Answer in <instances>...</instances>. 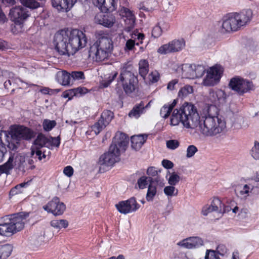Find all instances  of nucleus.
<instances>
[{"mask_svg": "<svg viewBox=\"0 0 259 259\" xmlns=\"http://www.w3.org/2000/svg\"><path fill=\"white\" fill-rule=\"evenodd\" d=\"M171 124L177 125L181 123L187 128H194L200 125V116L197 108L191 103L185 102L179 108L174 110L171 118Z\"/></svg>", "mask_w": 259, "mask_h": 259, "instance_id": "nucleus-1", "label": "nucleus"}, {"mask_svg": "<svg viewBox=\"0 0 259 259\" xmlns=\"http://www.w3.org/2000/svg\"><path fill=\"white\" fill-rule=\"evenodd\" d=\"M129 138L124 133L118 131L113 139L109 151L102 155L99 159L101 165L112 166L116 162V158L121 153L124 152L128 146Z\"/></svg>", "mask_w": 259, "mask_h": 259, "instance_id": "nucleus-2", "label": "nucleus"}, {"mask_svg": "<svg viewBox=\"0 0 259 259\" xmlns=\"http://www.w3.org/2000/svg\"><path fill=\"white\" fill-rule=\"evenodd\" d=\"M29 215V212L22 211L3 217L4 222L0 224V235L11 237L23 230Z\"/></svg>", "mask_w": 259, "mask_h": 259, "instance_id": "nucleus-3", "label": "nucleus"}, {"mask_svg": "<svg viewBox=\"0 0 259 259\" xmlns=\"http://www.w3.org/2000/svg\"><path fill=\"white\" fill-rule=\"evenodd\" d=\"M98 39L91 46L90 56H95L96 61H102L107 59L113 49V44L109 34L100 30L97 33Z\"/></svg>", "mask_w": 259, "mask_h": 259, "instance_id": "nucleus-4", "label": "nucleus"}, {"mask_svg": "<svg viewBox=\"0 0 259 259\" xmlns=\"http://www.w3.org/2000/svg\"><path fill=\"white\" fill-rule=\"evenodd\" d=\"M252 15V11L250 9L243 10L240 13L230 14L224 20L222 28L226 32L237 31L251 21Z\"/></svg>", "mask_w": 259, "mask_h": 259, "instance_id": "nucleus-5", "label": "nucleus"}, {"mask_svg": "<svg viewBox=\"0 0 259 259\" xmlns=\"http://www.w3.org/2000/svg\"><path fill=\"white\" fill-rule=\"evenodd\" d=\"M28 8L26 7L16 6L10 9V20L14 22L11 25V30L13 34H17L24 30V24L30 16Z\"/></svg>", "mask_w": 259, "mask_h": 259, "instance_id": "nucleus-6", "label": "nucleus"}, {"mask_svg": "<svg viewBox=\"0 0 259 259\" xmlns=\"http://www.w3.org/2000/svg\"><path fill=\"white\" fill-rule=\"evenodd\" d=\"M119 78L122 82L123 90L126 94H130L136 90L138 80L135 74L132 65L127 63L123 64Z\"/></svg>", "mask_w": 259, "mask_h": 259, "instance_id": "nucleus-7", "label": "nucleus"}, {"mask_svg": "<svg viewBox=\"0 0 259 259\" xmlns=\"http://www.w3.org/2000/svg\"><path fill=\"white\" fill-rule=\"evenodd\" d=\"M67 32L70 46L69 54L73 55L79 49L85 47L87 42V38L85 34L78 29H67Z\"/></svg>", "mask_w": 259, "mask_h": 259, "instance_id": "nucleus-8", "label": "nucleus"}, {"mask_svg": "<svg viewBox=\"0 0 259 259\" xmlns=\"http://www.w3.org/2000/svg\"><path fill=\"white\" fill-rule=\"evenodd\" d=\"M68 37L67 29L59 30L55 34L54 44L56 50L61 55L70 56Z\"/></svg>", "mask_w": 259, "mask_h": 259, "instance_id": "nucleus-9", "label": "nucleus"}, {"mask_svg": "<svg viewBox=\"0 0 259 259\" xmlns=\"http://www.w3.org/2000/svg\"><path fill=\"white\" fill-rule=\"evenodd\" d=\"M229 85L232 90L236 92L240 95L254 90V85L252 81L239 76H235L231 78Z\"/></svg>", "mask_w": 259, "mask_h": 259, "instance_id": "nucleus-10", "label": "nucleus"}, {"mask_svg": "<svg viewBox=\"0 0 259 259\" xmlns=\"http://www.w3.org/2000/svg\"><path fill=\"white\" fill-rule=\"evenodd\" d=\"M208 115L203 121V127L206 130H222L223 126H220L219 119L217 117L218 108L215 106L210 105L207 110Z\"/></svg>", "mask_w": 259, "mask_h": 259, "instance_id": "nucleus-11", "label": "nucleus"}, {"mask_svg": "<svg viewBox=\"0 0 259 259\" xmlns=\"http://www.w3.org/2000/svg\"><path fill=\"white\" fill-rule=\"evenodd\" d=\"M140 205L137 202L136 198L131 197L130 199L119 201L115 204L117 210L121 213L127 214L137 211Z\"/></svg>", "mask_w": 259, "mask_h": 259, "instance_id": "nucleus-12", "label": "nucleus"}, {"mask_svg": "<svg viewBox=\"0 0 259 259\" xmlns=\"http://www.w3.org/2000/svg\"><path fill=\"white\" fill-rule=\"evenodd\" d=\"M185 46L184 39H174L167 44L160 47L157 52L160 54H166L181 51Z\"/></svg>", "mask_w": 259, "mask_h": 259, "instance_id": "nucleus-13", "label": "nucleus"}, {"mask_svg": "<svg viewBox=\"0 0 259 259\" xmlns=\"http://www.w3.org/2000/svg\"><path fill=\"white\" fill-rule=\"evenodd\" d=\"M223 70L220 66L211 67L207 72L206 76L203 80V84L206 86H213L217 84L222 76Z\"/></svg>", "mask_w": 259, "mask_h": 259, "instance_id": "nucleus-14", "label": "nucleus"}, {"mask_svg": "<svg viewBox=\"0 0 259 259\" xmlns=\"http://www.w3.org/2000/svg\"><path fill=\"white\" fill-rule=\"evenodd\" d=\"M43 208L48 212H51L56 216L64 213L66 206L63 202H60L59 198L56 197L44 205Z\"/></svg>", "mask_w": 259, "mask_h": 259, "instance_id": "nucleus-15", "label": "nucleus"}, {"mask_svg": "<svg viewBox=\"0 0 259 259\" xmlns=\"http://www.w3.org/2000/svg\"><path fill=\"white\" fill-rule=\"evenodd\" d=\"M177 244L185 248L192 249L200 247L203 245V240L199 237H190L179 242Z\"/></svg>", "mask_w": 259, "mask_h": 259, "instance_id": "nucleus-16", "label": "nucleus"}, {"mask_svg": "<svg viewBox=\"0 0 259 259\" xmlns=\"http://www.w3.org/2000/svg\"><path fill=\"white\" fill-rule=\"evenodd\" d=\"M114 117L113 113L110 110L104 111L100 119L93 125L94 128L103 130L111 122Z\"/></svg>", "mask_w": 259, "mask_h": 259, "instance_id": "nucleus-17", "label": "nucleus"}, {"mask_svg": "<svg viewBox=\"0 0 259 259\" xmlns=\"http://www.w3.org/2000/svg\"><path fill=\"white\" fill-rule=\"evenodd\" d=\"M93 4L102 11L113 12L117 9L118 2L121 0H92Z\"/></svg>", "mask_w": 259, "mask_h": 259, "instance_id": "nucleus-18", "label": "nucleus"}, {"mask_svg": "<svg viewBox=\"0 0 259 259\" xmlns=\"http://www.w3.org/2000/svg\"><path fill=\"white\" fill-rule=\"evenodd\" d=\"M95 19L99 24L107 28L112 27L115 22L114 16L110 13L99 14L96 16Z\"/></svg>", "mask_w": 259, "mask_h": 259, "instance_id": "nucleus-19", "label": "nucleus"}, {"mask_svg": "<svg viewBox=\"0 0 259 259\" xmlns=\"http://www.w3.org/2000/svg\"><path fill=\"white\" fill-rule=\"evenodd\" d=\"M77 0H52V6L59 11H68Z\"/></svg>", "mask_w": 259, "mask_h": 259, "instance_id": "nucleus-20", "label": "nucleus"}, {"mask_svg": "<svg viewBox=\"0 0 259 259\" xmlns=\"http://www.w3.org/2000/svg\"><path fill=\"white\" fill-rule=\"evenodd\" d=\"M226 97L225 92L222 90L217 89L209 92V100L214 104L218 105L225 102Z\"/></svg>", "mask_w": 259, "mask_h": 259, "instance_id": "nucleus-21", "label": "nucleus"}, {"mask_svg": "<svg viewBox=\"0 0 259 259\" xmlns=\"http://www.w3.org/2000/svg\"><path fill=\"white\" fill-rule=\"evenodd\" d=\"M12 136H15L17 140H29L35 137L36 133L34 131H8Z\"/></svg>", "mask_w": 259, "mask_h": 259, "instance_id": "nucleus-22", "label": "nucleus"}, {"mask_svg": "<svg viewBox=\"0 0 259 259\" xmlns=\"http://www.w3.org/2000/svg\"><path fill=\"white\" fill-rule=\"evenodd\" d=\"M56 81L63 86L69 85L71 81V75L65 70L58 71L55 75Z\"/></svg>", "mask_w": 259, "mask_h": 259, "instance_id": "nucleus-23", "label": "nucleus"}, {"mask_svg": "<svg viewBox=\"0 0 259 259\" xmlns=\"http://www.w3.org/2000/svg\"><path fill=\"white\" fill-rule=\"evenodd\" d=\"M13 156L14 168L23 172H25V157L21 154H11Z\"/></svg>", "mask_w": 259, "mask_h": 259, "instance_id": "nucleus-24", "label": "nucleus"}, {"mask_svg": "<svg viewBox=\"0 0 259 259\" xmlns=\"http://www.w3.org/2000/svg\"><path fill=\"white\" fill-rule=\"evenodd\" d=\"M147 136L145 135H139L133 136L131 137V147L136 151L141 149L142 145L146 142Z\"/></svg>", "mask_w": 259, "mask_h": 259, "instance_id": "nucleus-25", "label": "nucleus"}, {"mask_svg": "<svg viewBox=\"0 0 259 259\" xmlns=\"http://www.w3.org/2000/svg\"><path fill=\"white\" fill-rule=\"evenodd\" d=\"M144 103L141 101L140 103L134 106L132 110L129 112L128 116L131 118H138L141 114L144 113Z\"/></svg>", "mask_w": 259, "mask_h": 259, "instance_id": "nucleus-26", "label": "nucleus"}, {"mask_svg": "<svg viewBox=\"0 0 259 259\" xmlns=\"http://www.w3.org/2000/svg\"><path fill=\"white\" fill-rule=\"evenodd\" d=\"M50 139L41 133L39 134L33 142L35 149H41L42 147H48Z\"/></svg>", "mask_w": 259, "mask_h": 259, "instance_id": "nucleus-27", "label": "nucleus"}, {"mask_svg": "<svg viewBox=\"0 0 259 259\" xmlns=\"http://www.w3.org/2000/svg\"><path fill=\"white\" fill-rule=\"evenodd\" d=\"M13 246L9 243H2L0 242V259H7L13 251Z\"/></svg>", "mask_w": 259, "mask_h": 259, "instance_id": "nucleus-28", "label": "nucleus"}, {"mask_svg": "<svg viewBox=\"0 0 259 259\" xmlns=\"http://www.w3.org/2000/svg\"><path fill=\"white\" fill-rule=\"evenodd\" d=\"M88 92V90L85 88L79 87L67 91L63 93V97L65 98H68L71 99L70 97L73 96H78L85 94Z\"/></svg>", "mask_w": 259, "mask_h": 259, "instance_id": "nucleus-29", "label": "nucleus"}, {"mask_svg": "<svg viewBox=\"0 0 259 259\" xmlns=\"http://www.w3.org/2000/svg\"><path fill=\"white\" fill-rule=\"evenodd\" d=\"M182 76L187 78L194 79L193 64H185L182 66Z\"/></svg>", "mask_w": 259, "mask_h": 259, "instance_id": "nucleus-30", "label": "nucleus"}, {"mask_svg": "<svg viewBox=\"0 0 259 259\" xmlns=\"http://www.w3.org/2000/svg\"><path fill=\"white\" fill-rule=\"evenodd\" d=\"M176 104L177 100H174L171 103L164 105L160 110L161 116L165 119L167 118Z\"/></svg>", "mask_w": 259, "mask_h": 259, "instance_id": "nucleus-31", "label": "nucleus"}, {"mask_svg": "<svg viewBox=\"0 0 259 259\" xmlns=\"http://www.w3.org/2000/svg\"><path fill=\"white\" fill-rule=\"evenodd\" d=\"M13 156L10 155L7 161L0 165V174H10V171L14 168Z\"/></svg>", "mask_w": 259, "mask_h": 259, "instance_id": "nucleus-32", "label": "nucleus"}, {"mask_svg": "<svg viewBox=\"0 0 259 259\" xmlns=\"http://www.w3.org/2000/svg\"><path fill=\"white\" fill-rule=\"evenodd\" d=\"M149 72V63L147 60H141L139 62V73L140 75L144 79Z\"/></svg>", "mask_w": 259, "mask_h": 259, "instance_id": "nucleus-33", "label": "nucleus"}, {"mask_svg": "<svg viewBox=\"0 0 259 259\" xmlns=\"http://www.w3.org/2000/svg\"><path fill=\"white\" fill-rule=\"evenodd\" d=\"M120 15L122 17H126L131 24L134 23L135 19V16L133 12L128 9L124 7H121L120 10Z\"/></svg>", "mask_w": 259, "mask_h": 259, "instance_id": "nucleus-34", "label": "nucleus"}, {"mask_svg": "<svg viewBox=\"0 0 259 259\" xmlns=\"http://www.w3.org/2000/svg\"><path fill=\"white\" fill-rule=\"evenodd\" d=\"M50 225L55 229H61L67 228L69 223L66 220H54L51 221Z\"/></svg>", "mask_w": 259, "mask_h": 259, "instance_id": "nucleus-35", "label": "nucleus"}, {"mask_svg": "<svg viewBox=\"0 0 259 259\" xmlns=\"http://www.w3.org/2000/svg\"><path fill=\"white\" fill-rule=\"evenodd\" d=\"M28 185V182H23L17 185L10 190L9 192V195L10 196H13L17 194L22 193L23 191V188L27 187Z\"/></svg>", "mask_w": 259, "mask_h": 259, "instance_id": "nucleus-36", "label": "nucleus"}, {"mask_svg": "<svg viewBox=\"0 0 259 259\" xmlns=\"http://www.w3.org/2000/svg\"><path fill=\"white\" fill-rule=\"evenodd\" d=\"M193 89L192 86L190 85H186L181 88L178 92V97L183 99L186 98L189 95L192 94Z\"/></svg>", "mask_w": 259, "mask_h": 259, "instance_id": "nucleus-37", "label": "nucleus"}, {"mask_svg": "<svg viewBox=\"0 0 259 259\" xmlns=\"http://www.w3.org/2000/svg\"><path fill=\"white\" fill-rule=\"evenodd\" d=\"M153 179L151 177L142 176L137 181V185L140 189L146 188L149 182L152 183Z\"/></svg>", "mask_w": 259, "mask_h": 259, "instance_id": "nucleus-38", "label": "nucleus"}, {"mask_svg": "<svg viewBox=\"0 0 259 259\" xmlns=\"http://www.w3.org/2000/svg\"><path fill=\"white\" fill-rule=\"evenodd\" d=\"M156 187L153 186L152 183H150L148 185V191L146 194V198L148 201H152L154 197L156 194Z\"/></svg>", "mask_w": 259, "mask_h": 259, "instance_id": "nucleus-39", "label": "nucleus"}, {"mask_svg": "<svg viewBox=\"0 0 259 259\" xmlns=\"http://www.w3.org/2000/svg\"><path fill=\"white\" fill-rule=\"evenodd\" d=\"M205 70V67L202 65L193 64L194 73L195 74L194 78L202 77L204 74Z\"/></svg>", "mask_w": 259, "mask_h": 259, "instance_id": "nucleus-40", "label": "nucleus"}, {"mask_svg": "<svg viewBox=\"0 0 259 259\" xmlns=\"http://www.w3.org/2000/svg\"><path fill=\"white\" fill-rule=\"evenodd\" d=\"M20 3L25 7L34 9L39 7V3L36 0H20Z\"/></svg>", "mask_w": 259, "mask_h": 259, "instance_id": "nucleus-41", "label": "nucleus"}, {"mask_svg": "<svg viewBox=\"0 0 259 259\" xmlns=\"http://www.w3.org/2000/svg\"><path fill=\"white\" fill-rule=\"evenodd\" d=\"M252 157L256 160H259V142H254L253 147L252 148L250 152Z\"/></svg>", "mask_w": 259, "mask_h": 259, "instance_id": "nucleus-42", "label": "nucleus"}, {"mask_svg": "<svg viewBox=\"0 0 259 259\" xmlns=\"http://www.w3.org/2000/svg\"><path fill=\"white\" fill-rule=\"evenodd\" d=\"M55 120H51L50 119H44L42 122L44 130H52L56 125Z\"/></svg>", "mask_w": 259, "mask_h": 259, "instance_id": "nucleus-43", "label": "nucleus"}, {"mask_svg": "<svg viewBox=\"0 0 259 259\" xmlns=\"http://www.w3.org/2000/svg\"><path fill=\"white\" fill-rule=\"evenodd\" d=\"M180 180V176L176 172H172L168 180V184L171 186H175Z\"/></svg>", "mask_w": 259, "mask_h": 259, "instance_id": "nucleus-44", "label": "nucleus"}, {"mask_svg": "<svg viewBox=\"0 0 259 259\" xmlns=\"http://www.w3.org/2000/svg\"><path fill=\"white\" fill-rule=\"evenodd\" d=\"M159 73L156 70L151 72L148 75L149 81L151 83L157 82L159 80Z\"/></svg>", "mask_w": 259, "mask_h": 259, "instance_id": "nucleus-45", "label": "nucleus"}, {"mask_svg": "<svg viewBox=\"0 0 259 259\" xmlns=\"http://www.w3.org/2000/svg\"><path fill=\"white\" fill-rule=\"evenodd\" d=\"M117 75L118 72L117 71H114L111 72L108 77V80L107 81H104V82L102 83L103 87L104 88H107L117 77Z\"/></svg>", "mask_w": 259, "mask_h": 259, "instance_id": "nucleus-46", "label": "nucleus"}, {"mask_svg": "<svg viewBox=\"0 0 259 259\" xmlns=\"http://www.w3.org/2000/svg\"><path fill=\"white\" fill-rule=\"evenodd\" d=\"M166 147L171 150H175L180 146L179 142L177 140H170L166 141Z\"/></svg>", "mask_w": 259, "mask_h": 259, "instance_id": "nucleus-47", "label": "nucleus"}, {"mask_svg": "<svg viewBox=\"0 0 259 259\" xmlns=\"http://www.w3.org/2000/svg\"><path fill=\"white\" fill-rule=\"evenodd\" d=\"M163 32L160 27V25L157 23L152 29V36L154 38H158L160 37Z\"/></svg>", "mask_w": 259, "mask_h": 259, "instance_id": "nucleus-48", "label": "nucleus"}, {"mask_svg": "<svg viewBox=\"0 0 259 259\" xmlns=\"http://www.w3.org/2000/svg\"><path fill=\"white\" fill-rule=\"evenodd\" d=\"M190 134L192 137L196 140H204V135L202 134V131H191Z\"/></svg>", "mask_w": 259, "mask_h": 259, "instance_id": "nucleus-49", "label": "nucleus"}, {"mask_svg": "<svg viewBox=\"0 0 259 259\" xmlns=\"http://www.w3.org/2000/svg\"><path fill=\"white\" fill-rule=\"evenodd\" d=\"M198 151L197 148L193 145H191L188 147L187 149V154L186 156L188 158L192 157L194 155L195 153H196Z\"/></svg>", "mask_w": 259, "mask_h": 259, "instance_id": "nucleus-50", "label": "nucleus"}, {"mask_svg": "<svg viewBox=\"0 0 259 259\" xmlns=\"http://www.w3.org/2000/svg\"><path fill=\"white\" fill-rule=\"evenodd\" d=\"M60 144V136L57 137H51L50 139V143H48V148L50 146H55L58 147Z\"/></svg>", "mask_w": 259, "mask_h": 259, "instance_id": "nucleus-51", "label": "nucleus"}, {"mask_svg": "<svg viewBox=\"0 0 259 259\" xmlns=\"http://www.w3.org/2000/svg\"><path fill=\"white\" fill-rule=\"evenodd\" d=\"M222 204V203L221 200L218 198L214 197L210 205L215 211H218L219 208H221Z\"/></svg>", "mask_w": 259, "mask_h": 259, "instance_id": "nucleus-52", "label": "nucleus"}, {"mask_svg": "<svg viewBox=\"0 0 259 259\" xmlns=\"http://www.w3.org/2000/svg\"><path fill=\"white\" fill-rule=\"evenodd\" d=\"M71 75V78L73 80H80L84 78V73L82 71H72Z\"/></svg>", "mask_w": 259, "mask_h": 259, "instance_id": "nucleus-53", "label": "nucleus"}, {"mask_svg": "<svg viewBox=\"0 0 259 259\" xmlns=\"http://www.w3.org/2000/svg\"><path fill=\"white\" fill-rule=\"evenodd\" d=\"M250 190L251 189L249 186L248 185L245 184L243 186L242 188L239 191V194L241 196L246 197L247 196H248L249 193L250 192Z\"/></svg>", "mask_w": 259, "mask_h": 259, "instance_id": "nucleus-54", "label": "nucleus"}, {"mask_svg": "<svg viewBox=\"0 0 259 259\" xmlns=\"http://www.w3.org/2000/svg\"><path fill=\"white\" fill-rule=\"evenodd\" d=\"M223 131H202V134L204 135V139L208 137H212L216 136L218 134H220Z\"/></svg>", "mask_w": 259, "mask_h": 259, "instance_id": "nucleus-55", "label": "nucleus"}, {"mask_svg": "<svg viewBox=\"0 0 259 259\" xmlns=\"http://www.w3.org/2000/svg\"><path fill=\"white\" fill-rule=\"evenodd\" d=\"M217 254H219L222 256L224 255L227 252V248L226 246L224 244H219L217 248L216 251Z\"/></svg>", "mask_w": 259, "mask_h": 259, "instance_id": "nucleus-56", "label": "nucleus"}, {"mask_svg": "<svg viewBox=\"0 0 259 259\" xmlns=\"http://www.w3.org/2000/svg\"><path fill=\"white\" fill-rule=\"evenodd\" d=\"M175 190V187L171 185L166 186L163 190L164 194L168 196H172Z\"/></svg>", "mask_w": 259, "mask_h": 259, "instance_id": "nucleus-57", "label": "nucleus"}, {"mask_svg": "<svg viewBox=\"0 0 259 259\" xmlns=\"http://www.w3.org/2000/svg\"><path fill=\"white\" fill-rule=\"evenodd\" d=\"M74 169L71 166L68 165L64 167L63 174L68 177H71L73 176Z\"/></svg>", "mask_w": 259, "mask_h": 259, "instance_id": "nucleus-58", "label": "nucleus"}, {"mask_svg": "<svg viewBox=\"0 0 259 259\" xmlns=\"http://www.w3.org/2000/svg\"><path fill=\"white\" fill-rule=\"evenodd\" d=\"M162 165L166 169H171L174 167V163L169 160L163 159L161 162Z\"/></svg>", "mask_w": 259, "mask_h": 259, "instance_id": "nucleus-59", "label": "nucleus"}, {"mask_svg": "<svg viewBox=\"0 0 259 259\" xmlns=\"http://www.w3.org/2000/svg\"><path fill=\"white\" fill-rule=\"evenodd\" d=\"M158 171L156 169V168L153 166L148 167L147 170V174L151 177H154L158 175Z\"/></svg>", "mask_w": 259, "mask_h": 259, "instance_id": "nucleus-60", "label": "nucleus"}, {"mask_svg": "<svg viewBox=\"0 0 259 259\" xmlns=\"http://www.w3.org/2000/svg\"><path fill=\"white\" fill-rule=\"evenodd\" d=\"M215 211L210 205L204 206L202 210V213L204 215H207L208 213Z\"/></svg>", "mask_w": 259, "mask_h": 259, "instance_id": "nucleus-61", "label": "nucleus"}, {"mask_svg": "<svg viewBox=\"0 0 259 259\" xmlns=\"http://www.w3.org/2000/svg\"><path fill=\"white\" fill-rule=\"evenodd\" d=\"M178 83V79H175L168 82L167 85V89L172 91L175 89V85Z\"/></svg>", "mask_w": 259, "mask_h": 259, "instance_id": "nucleus-62", "label": "nucleus"}, {"mask_svg": "<svg viewBox=\"0 0 259 259\" xmlns=\"http://www.w3.org/2000/svg\"><path fill=\"white\" fill-rule=\"evenodd\" d=\"M158 24L160 25L163 32L167 31L169 28V24L164 21H160L158 22Z\"/></svg>", "mask_w": 259, "mask_h": 259, "instance_id": "nucleus-63", "label": "nucleus"}, {"mask_svg": "<svg viewBox=\"0 0 259 259\" xmlns=\"http://www.w3.org/2000/svg\"><path fill=\"white\" fill-rule=\"evenodd\" d=\"M135 45V41L133 39H128L125 44V50H132Z\"/></svg>", "mask_w": 259, "mask_h": 259, "instance_id": "nucleus-64", "label": "nucleus"}]
</instances>
